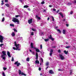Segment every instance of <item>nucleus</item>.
<instances>
[{
  "label": "nucleus",
  "instance_id": "f257e3e1",
  "mask_svg": "<svg viewBox=\"0 0 76 76\" xmlns=\"http://www.w3.org/2000/svg\"><path fill=\"white\" fill-rule=\"evenodd\" d=\"M14 43L15 46V47H16V50H18V51H19V50H20V49H19V44H17L16 42V41L14 42Z\"/></svg>",
  "mask_w": 76,
  "mask_h": 76
},
{
  "label": "nucleus",
  "instance_id": "f03ea898",
  "mask_svg": "<svg viewBox=\"0 0 76 76\" xmlns=\"http://www.w3.org/2000/svg\"><path fill=\"white\" fill-rule=\"evenodd\" d=\"M12 21L15 23L17 22V23H18V24H19V20L16 18H13L12 20Z\"/></svg>",
  "mask_w": 76,
  "mask_h": 76
},
{
  "label": "nucleus",
  "instance_id": "7ed1b4c3",
  "mask_svg": "<svg viewBox=\"0 0 76 76\" xmlns=\"http://www.w3.org/2000/svg\"><path fill=\"white\" fill-rule=\"evenodd\" d=\"M59 56H60V57L61 60H64V59L65 58H64V56H63V55H62L61 54H60V55H59Z\"/></svg>",
  "mask_w": 76,
  "mask_h": 76
},
{
  "label": "nucleus",
  "instance_id": "20e7f679",
  "mask_svg": "<svg viewBox=\"0 0 76 76\" xmlns=\"http://www.w3.org/2000/svg\"><path fill=\"white\" fill-rule=\"evenodd\" d=\"M2 53L3 54L1 55L2 57L5 56H6V52H5V51H3L2 52Z\"/></svg>",
  "mask_w": 76,
  "mask_h": 76
},
{
  "label": "nucleus",
  "instance_id": "39448f33",
  "mask_svg": "<svg viewBox=\"0 0 76 76\" xmlns=\"http://www.w3.org/2000/svg\"><path fill=\"white\" fill-rule=\"evenodd\" d=\"M14 64H16L17 66H19V65H20V63H18V61H17Z\"/></svg>",
  "mask_w": 76,
  "mask_h": 76
},
{
  "label": "nucleus",
  "instance_id": "423d86ee",
  "mask_svg": "<svg viewBox=\"0 0 76 76\" xmlns=\"http://www.w3.org/2000/svg\"><path fill=\"white\" fill-rule=\"evenodd\" d=\"M48 38H49V39H51L52 41H54V38L52 37V36H51V35H50V36L48 37Z\"/></svg>",
  "mask_w": 76,
  "mask_h": 76
},
{
  "label": "nucleus",
  "instance_id": "0eeeda50",
  "mask_svg": "<svg viewBox=\"0 0 76 76\" xmlns=\"http://www.w3.org/2000/svg\"><path fill=\"white\" fill-rule=\"evenodd\" d=\"M28 22L29 24H31V23L32 22V19H31L30 20H28Z\"/></svg>",
  "mask_w": 76,
  "mask_h": 76
},
{
  "label": "nucleus",
  "instance_id": "6e6552de",
  "mask_svg": "<svg viewBox=\"0 0 76 76\" xmlns=\"http://www.w3.org/2000/svg\"><path fill=\"white\" fill-rule=\"evenodd\" d=\"M31 48H34V49H37V48H35L33 47V43L31 42Z\"/></svg>",
  "mask_w": 76,
  "mask_h": 76
},
{
  "label": "nucleus",
  "instance_id": "1a4fd4ad",
  "mask_svg": "<svg viewBox=\"0 0 76 76\" xmlns=\"http://www.w3.org/2000/svg\"><path fill=\"white\" fill-rule=\"evenodd\" d=\"M49 73L50 74H53L54 72L53 71V70H50L49 71Z\"/></svg>",
  "mask_w": 76,
  "mask_h": 76
},
{
  "label": "nucleus",
  "instance_id": "9d476101",
  "mask_svg": "<svg viewBox=\"0 0 76 76\" xmlns=\"http://www.w3.org/2000/svg\"><path fill=\"white\" fill-rule=\"evenodd\" d=\"M7 54L9 57H11V56H10V52H7Z\"/></svg>",
  "mask_w": 76,
  "mask_h": 76
},
{
  "label": "nucleus",
  "instance_id": "9b49d317",
  "mask_svg": "<svg viewBox=\"0 0 76 76\" xmlns=\"http://www.w3.org/2000/svg\"><path fill=\"white\" fill-rule=\"evenodd\" d=\"M58 14H59V15H60L61 16L62 18H64L63 15L62 13H61V12H59L58 13Z\"/></svg>",
  "mask_w": 76,
  "mask_h": 76
},
{
  "label": "nucleus",
  "instance_id": "f8f14e48",
  "mask_svg": "<svg viewBox=\"0 0 76 76\" xmlns=\"http://www.w3.org/2000/svg\"><path fill=\"white\" fill-rule=\"evenodd\" d=\"M58 14H59V15H60L61 16L62 18H64L63 15L62 13H61V12H59L58 13Z\"/></svg>",
  "mask_w": 76,
  "mask_h": 76
},
{
  "label": "nucleus",
  "instance_id": "ddd939ff",
  "mask_svg": "<svg viewBox=\"0 0 76 76\" xmlns=\"http://www.w3.org/2000/svg\"><path fill=\"white\" fill-rule=\"evenodd\" d=\"M64 53H65V54H68V53H69V51H66V50H64Z\"/></svg>",
  "mask_w": 76,
  "mask_h": 76
},
{
  "label": "nucleus",
  "instance_id": "4468645a",
  "mask_svg": "<svg viewBox=\"0 0 76 76\" xmlns=\"http://www.w3.org/2000/svg\"><path fill=\"white\" fill-rule=\"evenodd\" d=\"M11 35L12 37H15V33L14 32H13L11 34Z\"/></svg>",
  "mask_w": 76,
  "mask_h": 76
},
{
  "label": "nucleus",
  "instance_id": "2eb2a0df",
  "mask_svg": "<svg viewBox=\"0 0 76 76\" xmlns=\"http://www.w3.org/2000/svg\"><path fill=\"white\" fill-rule=\"evenodd\" d=\"M36 52H38V53H39H39H41V52L40 51H39V50L38 49H36Z\"/></svg>",
  "mask_w": 76,
  "mask_h": 76
},
{
  "label": "nucleus",
  "instance_id": "dca6fc26",
  "mask_svg": "<svg viewBox=\"0 0 76 76\" xmlns=\"http://www.w3.org/2000/svg\"><path fill=\"white\" fill-rule=\"evenodd\" d=\"M36 64H39V61L37 60L35 61Z\"/></svg>",
  "mask_w": 76,
  "mask_h": 76
},
{
  "label": "nucleus",
  "instance_id": "f3484780",
  "mask_svg": "<svg viewBox=\"0 0 76 76\" xmlns=\"http://www.w3.org/2000/svg\"><path fill=\"white\" fill-rule=\"evenodd\" d=\"M0 39L3 40V37L2 36L0 35Z\"/></svg>",
  "mask_w": 76,
  "mask_h": 76
},
{
  "label": "nucleus",
  "instance_id": "a211bd4d",
  "mask_svg": "<svg viewBox=\"0 0 76 76\" xmlns=\"http://www.w3.org/2000/svg\"><path fill=\"white\" fill-rule=\"evenodd\" d=\"M18 73L19 75H21V74H22V72H21V71L20 70V69H19L18 70Z\"/></svg>",
  "mask_w": 76,
  "mask_h": 76
},
{
  "label": "nucleus",
  "instance_id": "6ab92c4d",
  "mask_svg": "<svg viewBox=\"0 0 76 76\" xmlns=\"http://www.w3.org/2000/svg\"><path fill=\"white\" fill-rule=\"evenodd\" d=\"M49 65V62H47L46 63V66H48Z\"/></svg>",
  "mask_w": 76,
  "mask_h": 76
},
{
  "label": "nucleus",
  "instance_id": "aec40b11",
  "mask_svg": "<svg viewBox=\"0 0 76 76\" xmlns=\"http://www.w3.org/2000/svg\"><path fill=\"white\" fill-rule=\"evenodd\" d=\"M62 32L63 34H66V31H65V30H63Z\"/></svg>",
  "mask_w": 76,
  "mask_h": 76
},
{
  "label": "nucleus",
  "instance_id": "412c9836",
  "mask_svg": "<svg viewBox=\"0 0 76 76\" xmlns=\"http://www.w3.org/2000/svg\"><path fill=\"white\" fill-rule=\"evenodd\" d=\"M21 75H22V76H26V74H24V73L22 72L21 73Z\"/></svg>",
  "mask_w": 76,
  "mask_h": 76
},
{
  "label": "nucleus",
  "instance_id": "4be33fe9",
  "mask_svg": "<svg viewBox=\"0 0 76 76\" xmlns=\"http://www.w3.org/2000/svg\"><path fill=\"white\" fill-rule=\"evenodd\" d=\"M49 40V39H45V42H47V41H48Z\"/></svg>",
  "mask_w": 76,
  "mask_h": 76
},
{
  "label": "nucleus",
  "instance_id": "5701e85b",
  "mask_svg": "<svg viewBox=\"0 0 76 76\" xmlns=\"http://www.w3.org/2000/svg\"><path fill=\"white\" fill-rule=\"evenodd\" d=\"M29 7L28 5H25L23 7L24 8H28Z\"/></svg>",
  "mask_w": 76,
  "mask_h": 76
},
{
  "label": "nucleus",
  "instance_id": "b1692460",
  "mask_svg": "<svg viewBox=\"0 0 76 76\" xmlns=\"http://www.w3.org/2000/svg\"><path fill=\"white\" fill-rule=\"evenodd\" d=\"M29 58H27L26 59V61H29Z\"/></svg>",
  "mask_w": 76,
  "mask_h": 76
},
{
  "label": "nucleus",
  "instance_id": "393cba45",
  "mask_svg": "<svg viewBox=\"0 0 76 76\" xmlns=\"http://www.w3.org/2000/svg\"><path fill=\"white\" fill-rule=\"evenodd\" d=\"M13 30H14V32H18V31H17L16 29L14 28Z\"/></svg>",
  "mask_w": 76,
  "mask_h": 76
},
{
  "label": "nucleus",
  "instance_id": "a878e982",
  "mask_svg": "<svg viewBox=\"0 0 76 76\" xmlns=\"http://www.w3.org/2000/svg\"><path fill=\"white\" fill-rule=\"evenodd\" d=\"M52 18V21H54V18L53 16H51Z\"/></svg>",
  "mask_w": 76,
  "mask_h": 76
},
{
  "label": "nucleus",
  "instance_id": "bb28decb",
  "mask_svg": "<svg viewBox=\"0 0 76 76\" xmlns=\"http://www.w3.org/2000/svg\"><path fill=\"white\" fill-rule=\"evenodd\" d=\"M5 6H7V7H9V4H5Z\"/></svg>",
  "mask_w": 76,
  "mask_h": 76
},
{
  "label": "nucleus",
  "instance_id": "cd10ccee",
  "mask_svg": "<svg viewBox=\"0 0 76 76\" xmlns=\"http://www.w3.org/2000/svg\"><path fill=\"white\" fill-rule=\"evenodd\" d=\"M57 30L58 31V32H59V33H61V31H60V29H57Z\"/></svg>",
  "mask_w": 76,
  "mask_h": 76
},
{
  "label": "nucleus",
  "instance_id": "c85d7f7f",
  "mask_svg": "<svg viewBox=\"0 0 76 76\" xmlns=\"http://www.w3.org/2000/svg\"><path fill=\"white\" fill-rule=\"evenodd\" d=\"M1 58H3V59L4 60H5L6 59V57H2L1 56Z\"/></svg>",
  "mask_w": 76,
  "mask_h": 76
},
{
  "label": "nucleus",
  "instance_id": "c756f323",
  "mask_svg": "<svg viewBox=\"0 0 76 76\" xmlns=\"http://www.w3.org/2000/svg\"><path fill=\"white\" fill-rule=\"evenodd\" d=\"M3 45H4V44H1L0 45V47H2V46H3Z\"/></svg>",
  "mask_w": 76,
  "mask_h": 76
},
{
  "label": "nucleus",
  "instance_id": "7c9ffc66",
  "mask_svg": "<svg viewBox=\"0 0 76 76\" xmlns=\"http://www.w3.org/2000/svg\"><path fill=\"white\" fill-rule=\"evenodd\" d=\"M10 26H13V27H14V24H10Z\"/></svg>",
  "mask_w": 76,
  "mask_h": 76
},
{
  "label": "nucleus",
  "instance_id": "2f4dec72",
  "mask_svg": "<svg viewBox=\"0 0 76 76\" xmlns=\"http://www.w3.org/2000/svg\"><path fill=\"white\" fill-rule=\"evenodd\" d=\"M40 48L41 50V49H42V45H40Z\"/></svg>",
  "mask_w": 76,
  "mask_h": 76
},
{
  "label": "nucleus",
  "instance_id": "473e14b6",
  "mask_svg": "<svg viewBox=\"0 0 76 76\" xmlns=\"http://www.w3.org/2000/svg\"><path fill=\"white\" fill-rule=\"evenodd\" d=\"M3 40L2 39H0V42H1V43H3Z\"/></svg>",
  "mask_w": 76,
  "mask_h": 76
},
{
  "label": "nucleus",
  "instance_id": "72a5a7b5",
  "mask_svg": "<svg viewBox=\"0 0 76 76\" xmlns=\"http://www.w3.org/2000/svg\"><path fill=\"white\" fill-rule=\"evenodd\" d=\"M2 75H3V76H6L5 74H4V72H2Z\"/></svg>",
  "mask_w": 76,
  "mask_h": 76
},
{
  "label": "nucleus",
  "instance_id": "f704fd0d",
  "mask_svg": "<svg viewBox=\"0 0 76 76\" xmlns=\"http://www.w3.org/2000/svg\"><path fill=\"white\" fill-rule=\"evenodd\" d=\"M4 17L3 18H2V22H4Z\"/></svg>",
  "mask_w": 76,
  "mask_h": 76
},
{
  "label": "nucleus",
  "instance_id": "c9c22d12",
  "mask_svg": "<svg viewBox=\"0 0 76 76\" xmlns=\"http://www.w3.org/2000/svg\"><path fill=\"white\" fill-rule=\"evenodd\" d=\"M73 2L74 3H75V4H76V0H75L73 1Z\"/></svg>",
  "mask_w": 76,
  "mask_h": 76
},
{
  "label": "nucleus",
  "instance_id": "e433bc0d",
  "mask_svg": "<svg viewBox=\"0 0 76 76\" xmlns=\"http://www.w3.org/2000/svg\"><path fill=\"white\" fill-rule=\"evenodd\" d=\"M20 17V15H16L15 18H18V17Z\"/></svg>",
  "mask_w": 76,
  "mask_h": 76
},
{
  "label": "nucleus",
  "instance_id": "4c0bfd02",
  "mask_svg": "<svg viewBox=\"0 0 76 76\" xmlns=\"http://www.w3.org/2000/svg\"><path fill=\"white\" fill-rule=\"evenodd\" d=\"M58 52L59 53H61V50H58Z\"/></svg>",
  "mask_w": 76,
  "mask_h": 76
},
{
  "label": "nucleus",
  "instance_id": "58836bf2",
  "mask_svg": "<svg viewBox=\"0 0 76 76\" xmlns=\"http://www.w3.org/2000/svg\"><path fill=\"white\" fill-rule=\"evenodd\" d=\"M40 59L42 61V63L43 62V59L42 58H40Z\"/></svg>",
  "mask_w": 76,
  "mask_h": 76
},
{
  "label": "nucleus",
  "instance_id": "ea45409f",
  "mask_svg": "<svg viewBox=\"0 0 76 76\" xmlns=\"http://www.w3.org/2000/svg\"><path fill=\"white\" fill-rule=\"evenodd\" d=\"M31 35H34V33L32 32H31Z\"/></svg>",
  "mask_w": 76,
  "mask_h": 76
},
{
  "label": "nucleus",
  "instance_id": "a19ab883",
  "mask_svg": "<svg viewBox=\"0 0 76 76\" xmlns=\"http://www.w3.org/2000/svg\"><path fill=\"white\" fill-rule=\"evenodd\" d=\"M50 53H53V49H51L50 50Z\"/></svg>",
  "mask_w": 76,
  "mask_h": 76
},
{
  "label": "nucleus",
  "instance_id": "79ce46f5",
  "mask_svg": "<svg viewBox=\"0 0 76 76\" xmlns=\"http://www.w3.org/2000/svg\"><path fill=\"white\" fill-rule=\"evenodd\" d=\"M11 61H14V58H13V57H12V59L11 60Z\"/></svg>",
  "mask_w": 76,
  "mask_h": 76
},
{
  "label": "nucleus",
  "instance_id": "37998d69",
  "mask_svg": "<svg viewBox=\"0 0 76 76\" xmlns=\"http://www.w3.org/2000/svg\"><path fill=\"white\" fill-rule=\"evenodd\" d=\"M70 46H69L66 47V48H70Z\"/></svg>",
  "mask_w": 76,
  "mask_h": 76
},
{
  "label": "nucleus",
  "instance_id": "c03bdc74",
  "mask_svg": "<svg viewBox=\"0 0 76 76\" xmlns=\"http://www.w3.org/2000/svg\"><path fill=\"white\" fill-rule=\"evenodd\" d=\"M53 10L54 12H56V10L55 8L53 9Z\"/></svg>",
  "mask_w": 76,
  "mask_h": 76
},
{
  "label": "nucleus",
  "instance_id": "a18cd8bd",
  "mask_svg": "<svg viewBox=\"0 0 76 76\" xmlns=\"http://www.w3.org/2000/svg\"><path fill=\"white\" fill-rule=\"evenodd\" d=\"M3 69L4 70H6L7 69V68L5 67H3Z\"/></svg>",
  "mask_w": 76,
  "mask_h": 76
},
{
  "label": "nucleus",
  "instance_id": "49530a36",
  "mask_svg": "<svg viewBox=\"0 0 76 76\" xmlns=\"http://www.w3.org/2000/svg\"><path fill=\"white\" fill-rule=\"evenodd\" d=\"M53 54L51 52H50V56H52V54Z\"/></svg>",
  "mask_w": 76,
  "mask_h": 76
},
{
  "label": "nucleus",
  "instance_id": "de8ad7c7",
  "mask_svg": "<svg viewBox=\"0 0 76 76\" xmlns=\"http://www.w3.org/2000/svg\"><path fill=\"white\" fill-rule=\"evenodd\" d=\"M44 3H45V2L44 1H43L42 2H41V4H44Z\"/></svg>",
  "mask_w": 76,
  "mask_h": 76
},
{
  "label": "nucleus",
  "instance_id": "09e8293b",
  "mask_svg": "<svg viewBox=\"0 0 76 76\" xmlns=\"http://www.w3.org/2000/svg\"><path fill=\"white\" fill-rule=\"evenodd\" d=\"M58 71H63V70L61 69H58Z\"/></svg>",
  "mask_w": 76,
  "mask_h": 76
},
{
  "label": "nucleus",
  "instance_id": "8fccbe9b",
  "mask_svg": "<svg viewBox=\"0 0 76 76\" xmlns=\"http://www.w3.org/2000/svg\"><path fill=\"white\" fill-rule=\"evenodd\" d=\"M31 30L33 31H35V29H33L32 28H31Z\"/></svg>",
  "mask_w": 76,
  "mask_h": 76
},
{
  "label": "nucleus",
  "instance_id": "3c124183",
  "mask_svg": "<svg viewBox=\"0 0 76 76\" xmlns=\"http://www.w3.org/2000/svg\"><path fill=\"white\" fill-rule=\"evenodd\" d=\"M41 70V67H39V71H40V70Z\"/></svg>",
  "mask_w": 76,
  "mask_h": 76
},
{
  "label": "nucleus",
  "instance_id": "603ef678",
  "mask_svg": "<svg viewBox=\"0 0 76 76\" xmlns=\"http://www.w3.org/2000/svg\"><path fill=\"white\" fill-rule=\"evenodd\" d=\"M73 12V11H71L70 12V14H71V15H72V14Z\"/></svg>",
  "mask_w": 76,
  "mask_h": 76
},
{
  "label": "nucleus",
  "instance_id": "864d4df0",
  "mask_svg": "<svg viewBox=\"0 0 76 76\" xmlns=\"http://www.w3.org/2000/svg\"><path fill=\"white\" fill-rule=\"evenodd\" d=\"M38 56H36V57L35 58L36 60H38Z\"/></svg>",
  "mask_w": 76,
  "mask_h": 76
},
{
  "label": "nucleus",
  "instance_id": "5fc2aeb1",
  "mask_svg": "<svg viewBox=\"0 0 76 76\" xmlns=\"http://www.w3.org/2000/svg\"><path fill=\"white\" fill-rule=\"evenodd\" d=\"M5 2L7 3L8 2V0H5Z\"/></svg>",
  "mask_w": 76,
  "mask_h": 76
},
{
  "label": "nucleus",
  "instance_id": "6e6d98bb",
  "mask_svg": "<svg viewBox=\"0 0 76 76\" xmlns=\"http://www.w3.org/2000/svg\"><path fill=\"white\" fill-rule=\"evenodd\" d=\"M37 19L39 20H40V19H41V18H40V17H38V18H37Z\"/></svg>",
  "mask_w": 76,
  "mask_h": 76
},
{
  "label": "nucleus",
  "instance_id": "4d7b16f0",
  "mask_svg": "<svg viewBox=\"0 0 76 76\" xmlns=\"http://www.w3.org/2000/svg\"><path fill=\"white\" fill-rule=\"evenodd\" d=\"M70 4H71V3H70V2H68V5H70Z\"/></svg>",
  "mask_w": 76,
  "mask_h": 76
},
{
  "label": "nucleus",
  "instance_id": "13d9d810",
  "mask_svg": "<svg viewBox=\"0 0 76 76\" xmlns=\"http://www.w3.org/2000/svg\"><path fill=\"white\" fill-rule=\"evenodd\" d=\"M72 70H71L70 72V75H72Z\"/></svg>",
  "mask_w": 76,
  "mask_h": 76
},
{
  "label": "nucleus",
  "instance_id": "bf43d9fd",
  "mask_svg": "<svg viewBox=\"0 0 76 76\" xmlns=\"http://www.w3.org/2000/svg\"><path fill=\"white\" fill-rule=\"evenodd\" d=\"M36 56H38V53H36Z\"/></svg>",
  "mask_w": 76,
  "mask_h": 76
},
{
  "label": "nucleus",
  "instance_id": "052dcab7",
  "mask_svg": "<svg viewBox=\"0 0 76 76\" xmlns=\"http://www.w3.org/2000/svg\"><path fill=\"white\" fill-rule=\"evenodd\" d=\"M13 50H16V48L14 47H13Z\"/></svg>",
  "mask_w": 76,
  "mask_h": 76
},
{
  "label": "nucleus",
  "instance_id": "680f3d73",
  "mask_svg": "<svg viewBox=\"0 0 76 76\" xmlns=\"http://www.w3.org/2000/svg\"><path fill=\"white\" fill-rule=\"evenodd\" d=\"M66 26H67V27H68V26H69V24H66Z\"/></svg>",
  "mask_w": 76,
  "mask_h": 76
},
{
  "label": "nucleus",
  "instance_id": "e2e57ef3",
  "mask_svg": "<svg viewBox=\"0 0 76 76\" xmlns=\"http://www.w3.org/2000/svg\"><path fill=\"white\" fill-rule=\"evenodd\" d=\"M49 67V66H48L46 68V70H47V69Z\"/></svg>",
  "mask_w": 76,
  "mask_h": 76
},
{
  "label": "nucleus",
  "instance_id": "0e129e2a",
  "mask_svg": "<svg viewBox=\"0 0 76 76\" xmlns=\"http://www.w3.org/2000/svg\"><path fill=\"white\" fill-rule=\"evenodd\" d=\"M32 54H34V55L35 54V53L34 52H33L32 53Z\"/></svg>",
  "mask_w": 76,
  "mask_h": 76
},
{
  "label": "nucleus",
  "instance_id": "69168bd1",
  "mask_svg": "<svg viewBox=\"0 0 76 76\" xmlns=\"http://www.w3.org/2000/svg\"><path fill=\"white\" fill-rule=\"evenodd\" d=\"M48 20H50V18L49 17H48V19H47Z\"/></svg>",
  "mask_w": 76,
  "mask_h": 76
},
{
  "label": "nucleus",
  "instance_id": "338daca9",
  "mask_svg": "<svg viewBox=\"0 0 76 76\" xmlns=\"http://www.w3.org/2000/svg\"><path fill=\"white\" fill-rule=\"evenodd\" d=\"M29 50L30 51V52L31 53H32V50Z\"/></svg>",
  "mask_w": 76,
  "mask_h": 76
},
{
  "label": "nucleus",
  "instance_id": "774afa93",
  "mask_svg": "<svg viewBox=\"0 0 76 76\" xmlns=\"http://www.w3.org/2000/svg\"><path fill=\"white\" fill-rule=\"evenodd\" d=\"M20 39L21 40H22V37H20Z\"/></svg>",
  "mask_w": 76,
  "mask_h": 76
}]
</instances>
